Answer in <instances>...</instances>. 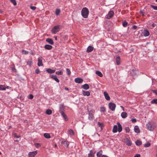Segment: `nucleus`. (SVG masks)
Instances as JSON below:
<instances>
[{
	"label": "nucleus",
	"mask_w": 157,
	"mask_h": 157,
	"mask_svg": "<svg viewBox=\"0 0 157 157\" xmlns=\"http://www.w3.org/2000/svg\"><path fill=\"white\" fill-rule=\"evenodd\" d=\"M109 106L110 109L113 111L115 109L116 105L115 104L113 103L110 102L109 104Z\"/></svg>",
	"instance_id": "obj_4"
},
{
	"label": "nucleus",
	"mask_w": 157,
	"mask_h": 157,
	"mask_svg": "<svg viewBox=\"0 0 157 157\" xmlns=\"http://www.w3.org/2000/svg\"><path fill=\"white\" fill-rule=\"evenodd\" d=\"M134 131L136 133H139L140 132V129L137 126H136L134 127Z\"/></svg>",
	"instance_id": "obj_28"
},
{
	"label": "nucleus",
	"mask_w": 157,
	"mask_h": 157,
	"mask_svg": "<svg viewBox=\"0 0 157 157\" xmlns=\"http://www.w3.org/2000/svg\"><path fill=\"white\" fill-rule=\"evenodd\" d=\"M116 60L117 65H119L121 63V59L120 56H117L116 59Z\"/></svg>",
	"instance_id": "obj_17"
},
{
	"label": "nucleus",
	"mask_w": 157,
	"mask_h": 157,
	"mask_svg": "<svg viewBox=\"0 0 157 157\" xmlns=\"http://www.w3.org/2000/svg\"><path fill=\"white\" fill-rule=\"evenodd\" d=\"M30 8L33 10H36V7L35 6H30Z\"/></svg>",
	"instance_id": "obj_50"
},
{
	"label": "nucleus",
	"mask_w": 157,
	"mask_h": 157,
	"mask_svg": "<svg viewBox=\"0 0 157 157\" xmlns=\"http://www.w3.org/2000/svg\"><path fill=\"white\" fill-rule=\"evenodd\" d=\"M14 136L15 137L18 138L20 137V136H18L16 133H15L14 134Z\"/></svg>",
	"instance_id": "obj_48"
},
{
	"label": "nucleus",
	"mask_w": 157,
	"mask_h": 157,
	"mask_svg": "<svg viewBox=\"0 0 157 157\" xmlns=\"http://www.w3.org/2000/svg\"><path fill=\"white\" fill-rule=\"evenodd\" d=\"M82 88L85 90H87L89 89V86L87 84H85L82 86Z\"/></svg>",
	"instance_id": "obj_9"
},
{
	"label": "nucleus",
	"mask_w": 157,
	"mask_h": 157,
	"mask_svg": "<svg viewBox=\"0 0 157 157\" xmlns=\"http://www.w3.org/2000/svg\"><path fill=\"white\" fill-rule=\"evenodd\" d=\"M60 113L61 115L62 116H63V117H64V118L65 119V120L66 121H67V116L63 112V111L60 112Z\"/></svg>",
	"instance_id": "obj_27"
},
{
	"label": "nucleus",
	"mask_w": 157,
	"mask_h": 157,
	"mask_svg": "<svg viewBox=\"0 0 157 157\" xmlns=\"http://www.w3.org/2000/svg\"><path fill=\"white\" fill-rule=\"evenodd\" d=\"M82 94L84 96H88L90 95V93L89 91H86L84 90H82Z\"/></svg>",
	"instance_id": "obj_13"
},
{
	"label": "nucleus",
	"mask_w": 157,
	"mask_h": 157,
	"mask_svg": "<svg viewBox=\"0 0 157 157\" xmlns=\"http://www.w3.org/2000/svg\"><path fill=\"white\" fill-rule=\"evenodd\" d=\"M45 49L47 50H51L52 48V47L50 45L46 44L44 47Z\"/></svg>",
	"instance_id": "obj_21"
},
{
	"label": "nucleus",
	"mask_w": 157,
	"mask_h": 157,
	"mask_svg": "<svg viewBox=\"0 0 157 157\" xmlns=\"http://www.w3.org/2000/svg\"><path fill=\"white\" fill-rule=\"evenodd\" d=\"M5 88H6H6H7V89H10V86H7L6 87H5Z\"/></svg>",
	"instance_id": "obj_60"
},
{
	"label": "nucleus",
	"mask_w": 157,
	"mask_h": 157,
	"mask_svg": "<svg viewBox=\"0 0 157 157\" xmlns=\"http://www.w3.org/2000/svg\"><path fill=\"white\" fill-rule=\"evenodd\" d=\"M68 131L69 135H74V132L72 130L70 129Z\"/></svg>",
	"instance_id": "obj_37"
},
{
	"label": "nucleus",
	"mask_w": 157,
	"mask_h": 157,
	"mask_svg": "<svg viewBox=\"0 0 157 157\" xmlns=\"http://www.w3.org/2000/svg\"><path fill=\"white\" fill-rule=\"evenodd\" d=\"M136 144L137 145H140L142 144V142L140 140H137L136 142Z\"/></svg>",
	"instance_id": "obj_36"
},
{
	"label": "nucleus",
	"mask_w": 157,
	"mask_h": 157,
	"mask_svg": "<svg viewBox=\"0 0 157 157\" xmlns=\"http://www.w3.org/2000/svg\"><path fill=\"white\" fill-rule=\"evenodd\" d=\"M133 122H136V119H133L131 120Z\"/></svg>",
	"instance_id": "obj_55"
},
{
	"label": "nucleus",
	"mask_w": 157,
	"mask_h": 157,
	"mask_svg": "<svg viewBox=\"0 0 157 157\" xmlns=\"http://www.w3.org/2000/svg\"><path fill=\"white\" fill-rule=\"evenodd\" d=\"M151 145V144L150 143H146L144 144V147H149Z\"/></svg>",
	"instance_id": "obj_44"
},
{
	"label": "nucleus",
	"mask_w": 157,
	"mask_h": 157,
	"mask_svg": "<svg viewBox=\"0 0 157 157\" xmlns=\"http://www.w3.org/2000/svg\"><path fill=\"white\" fill-rule=\"evenodd\" d=\"M6 88L4 85H0V90H5Z\"/></svg>",
	"instance_id": "obj_38"
},
{
	"label": "nucleus",
	"mask_w": 157,
	"mask_h": 157,
	"mask_svg": "<svg viewBox=\"0 0 157 157\" xmlns=\"http://www.w3.org/2000/svg\"><path fill=\"white\" fill-rule=\"evenodd\" d=\"M37 153V151L30 152L28 154V157H34Z\"/></svg>",
	"instance_id": "obj_6"
},
{
	"label": "nucleus",
	"mask_w": 157,
	"mask_h": 157,
	"mask_svg": "<svg viewBox=\"0 0 157 157\" xmlns=\"http://www.w3.org/2000/svg\"><path fill=\"white\" fill-rule=\"evenodd\" d=\"M137 26L136 25H133L132 26L133 29H136L137 28Z\"/></svg>",
	"instance_id": "obj_58"
},
{
	"label": "nucleus",
	"mask_w": 157,
	"mask_h": 157,
	"mask_svg": "<svg viewBox=\"0 0 157 157\" xmlns=\"http://www.w3.org/2000/svg\"><path fill=\"white\" fill-rule=\"evenodd\" d=\"M140 14H142L143 16H144L145 15V13L143 12L142 11H140Z\"/></svg>",
	"instance_id": "obj_53"
},
{
	"label": "nucleus",
	"mask_w": 157,
	"mask_h": 157,
	"mask_svg": "<svg viewBox=\"0 0 157 157\" xmlns=\"http://www.w3.org/2000/svg\"><path fill=\"white\" fill-rule=\"evenodd\" d=\"M67 73V75H70L71 74V72L70 70V69L68 68H67L66 69Z\"/></svg>",
	"instance_id": "obj_39"
},
{
	"label": "nucleus",
	"mask_w": 157,
	"mask_h": 157,
	"mask_svg": "<svg viewBox=\"0 0 157 157\" xmlns=\"http://www.w3.org/2000/svg\"><path fill=\"white\" fill-rule=\"evenodd\" d=\"M52 111L49 109H48L46 110V113L48 115H51L52 113Z\"/></svg>",
	"instance_id": "obj_34"
},
{
	"label": "nucleus",
	"mask_w": 157,
	"mask_h": 157,
	"mask_svg": "<svg viewBox=\"0 0 157 157\" xmlns=\"http://www.w3.org/2000/svg\"><path fill=\"white\" fill-rule=\"evenodd\" d=\"M34 144L35 147L37 148H38L40 146V144L38 143H35Z\"/></svg>",
	"instance_id": "obj_47"
},
{
	"label": "nucleus",
	"mask_w": 157,
	"mask_h": 157,
	"mask_svg": "<svg viewBox=\"0 0 157 157\" xmlns=\"http://www.w3.org/2000/svg\"><path fill=\"white\" fill-rule=\"evenodd\" d=\"M151 104H155L157 105V99L155 98L152 100L151 101Z\"/></svg>",
	"instance_id": "obj_32"
},
{
	"label": "nucleus",
	"mask_w": 157,
	"mask_h": 157,
	"mask_svg": "<svg viewBox=\"0 0 157 157\" xmlns=\"http://www.w3.org/2000/svg\"><path fill=\"white\" fill-rule=\"evenodd\" d=\"M33 98V96L32 94H31L29 95V99H32Z\"/></svg>",
	"instance_id": "obj_49"
},
{
	"label": "nucleus",
	"mask_w": 157,
	"mask_h": 157,
	"mask_svg": "<svg viewBox=\"0 0 157 157\" xmlns=\"http://www.w3.org/2000/svg\"><path fill=\"white\" fill-rule=\"evenodd\" d=\"M100 110L103 112H104L105 111V108L104 107H101Z\"/></svg>",
	"instance_id": "obj_41"
},
{
	"label": "nucleus",
	"mask_w": 157,
	"mask_h": 157,
	"mask_svg": "<svg viewBox=\"0 0 157 157\" xmlns=\"http://www.w3.org/2000/svg\"><path fill=\"white\" fill-rule=\"evenodd\" d=\"M151 7L155 10H157V6H156L151 5Z\"/></svg>",
	"instance_id": "obj_45"
},
{
	"label": "nucleus",
	"mask_w": 157,
	"mask_h": 157,
	"mask_svg": "<svg viewBox=\"0 0 157 157\" xmlns=\"http://www.w3.org/2000/svg\"><path fill=\"white\" fill-rule=\"evenodd\" d=\"M64 110V107L63 104H60L59 105V112H63Z\"/></svg>",
	"instance_id": "obj_29"
},
{
	"label": "nucleus",
	"mask_w": 157,
	"mask_h": 157,
	"mask_svg": "<svg viewBox=\"0 0 157 157\" xmlns=\"http://www.w3.org/2000/svg\"><path fill=\"white\" fill-rule=\"evenodd\" d=\"M94 118V117L93 113L91 112V111L89 112V113L88 117L89 120L90 121H92L93 120Z\"/></svg>",
	"instance_id": "obj_7"
},
{
	"label": "nucleus",
	"mask_w": 157,
	"mask_h": 157,
	"mask_svg": "<svg viewBox=\"0 0 157 157\" xmlns=\"http://www.w3.org/2000/svg\"><path fill=\"white\" fill-rule=\"evenodd\" d=\"M146 126L147 129L150 131H153L156 127V125L155 123L152 121H149L146 124Z\"/></svg>",
	"instance_id": "obj_1"
},
{
	"label": "nucleus",
	"mask_w": 157,
	"mask_h": 157,
	"mask_svg": "<svg viewBox=\"0 0 157 157\" xmlns=\"http://www.w3.org/2000/svg\"><path fill=\"white\" fill-rule=\"evenodd\" d=\"M38 62L37 65L39 66H40L43 65L41 58H38Z\"/></svg>",
	"instance_id": "obj_14"
},
{
	"label": "nucleus",
	"mask_w": 157,
	"mask_h": 157,
	"mask_svg": "<svg viewBox=\"0 0 157 157\" xmlns=\"http://www.w3.org/2000/svg\"><path fill=\"white\" fill-rule=\"evenodd\" d=\"M12 69L13 71L15 72H16V69L15 67H13V68H12Z\"/></svg>",
	"instance_id": "obj_56"
},
{
	"label": "nucleus",
	"mask_w": 157,
	"mask_h": 157,
	"mask_svg": "<svg viewBox=\"0 0 157 157\" xmlns=\"http://www.w3.org/2000/svg\"><path fill=\"white\" fill-rule=\"evenodd\" d=\"M153 92L157 95V90H153Z\"/></svg>",
	"instance_id": "obj_57"
},
{
	"label": "nucleus",
	"mask_w": 157,
	"mask_h": 157,
	"mask_svg": "<svg viewBox=\"0 0 157 157\" xmlns=\"http://www.w3.org/2000/svg\"><path fill=\"white\" fill-rule=\"evenodd\" d=\"M83 80L82 79L79 78H77L75 79V82L78 83H81L83 82Z\"/></svg>",
	"instance_id": "obj_8"
},
{
	"label": "nucleus",
	"mask_w": 157,
	"mask_h": 157,
	"mask_svg": "<svg viewBox=\"0 0 157 157\" xmlns=\"http://www.w3.org/2000/svg\"><path fill=\"white\" fill-rule=\"evenodd\" d=\"M46 71L49 73H54L56 71L55 70H53L50 68L47 69Z\"/></svg>",
	"instance_id": "obj_26"
},
{
	"label": "nucleus",
	"mask_w": 157,
	"mask_h": 157,
	"mask_svg": "<svg viewBox=\"0 0 157 157\" xmlns=\"http://www.w3.org/2000/svg\"><path fill=\"white\" fill-rule=\"evenodd\" d=\"M60 13V10L59 9H56V10L55 14L56 15L58 16L59 15Z\"/></svg>",
	"instance_id": "obj_35"
},
{
	"label": "nucleus",
	"mask_w": 157,
	"mask_h": 157,
	"mask_svg": "<svg viewBox=\"0 0 157 157\" xmlns=\"http://www.w3.org/2000/svg\"><path fill=\"white\" fill-rule=\"evenodd\" d=\"M134 157H140V155L139 154H137Z\"/></svg>",
	"instance_id": "obj_54"
},
{
	"label": "nucleus",
	"mask_w": 157,
	"mask_h": 157,
	"mask_svg": "<svg viewBox=\"0 0 157 157\" xmlns=\"http://www.w3.org/2000/svg\"><path fill=\"white\" fill-rule=\"evenodd\" d=\"M156 157H157V154H156Z\"/></svg>",
	"instance_id": "obj_64"
},
{
	"label": "nucleus",
	"mask_w": 157,
	"mask_h": 157,
	"mask_svg": "<svg viewBox=\"0 0 157 157\" xmlns=\"http://www.w3.org/2000/svg\"><path fill=\"white\" fill-rule=\"evenodd\" d=\"M89 13V11L86 7H84L82 9L81 14L83 17L86 18L88 17Z\"/></svg>",
	"instance_id": "obj_2"
},
{
	"label": "nucleus",
	"mask_w": 157,
	"mask_h": 157,
	"mask_svg": "<svg viewBox=\"0 0 157 157\" xmlns=\"http://www.w3.org/2000/svg\"><path fill=\"white\" fill-rule=\"evenodd\" d=\"M155 26V25L154 23H152V24H150L148 25V27H149L151 29H152Z\"/></svg>",
	"instance_id": "obj_30"
},
{
	"label": "nucleus",
	"mask_w": 157,
	"mask_h": 157,
	"mask_svg": "<svg viewBox=\"0 0 157 157\" xmlns=\"http://www.w3.org/2000/svg\"><path fill=\"white\" fill-rule=\"evenodd\" d=\"M96 74L100 77H102L103 75L101 72L98 71H97L95 72Z\"/></svg>",
	"instance_id": "obj_25"
},
{
	"label": "nucleus",
	"mask_w": 157,
	"mask_h": 157,
	"mask_svg": "<svg viewBox=\"0 0 157 157\" xmlns=\"http://www.w3.org/2000/svg\"><path fill=\"white\" fill-rule=\"evenodd\" d=\"M32 62L31 61H28L27 62V64L30 66L32 64Z\"/></svg>",
	"instance_id": "obj_51"
},
{
	"label": "nucleus",
	"mask_w": 157,
	"mask_h": 157,
	"mask_svg": "<svg viewBox=\"0 0 157 157\" xmlns=\"http://www.w3.org/2000/svg\"><path fill=\"white\" fill-rule=\"evenodd\" d=\"M98 125L99 126H101V125H102V124L99 122H98Z\"/></svg>",
	"instance_id": "obj_59"
},
{
	"label": "nucleus",
	"mask_w": 157,
	"mask_h": 157,
	"mask_svg": "<svg viewBox=\"0 0 157 157\" xmlns=\"http://www.w3.org/2000/svg\"><path fill=\"white\" fill-rule=\"evenodd\" d=\"M65 89L66 90H69V89L67 87H65Z\"/></svg>",
	"instance_id": "obj_61"
},
{
	"label": "nucleus",
	"mask_w": 157,
	"mask_h": 157,
	"mask_svg": "<svg viewBox=\"0 0 157 157\" xmlns=\"http://www.w3.org/2000/svg\"><path fill=\"white\" fill-rule=\"evenodd\" d=\"M114 14V13L113 11H110L108 14L106 16L105 18L107 19H109L113 17Z\"/></svg>",
	"instance_id": "obj_5"
},
{
	"label": "nucleus",
	"mask_w": 157,
	"mask_h": 157,
	"mask_svg": "<svg viewBox=\"0 0 157 157\" xmlns=\"http://www.w3.org/2000/svg\"><path fill=\"white\" fill-rule=\"evenodd\" d=\"M40 72V71L38 69H37L36 70V73L38 74Z\"/></svg>",
	"instance_id": "obj_52"
},
{
	"label": "nucleus",
	"mask_w": 157,
	"mask_h": 157,
	"mask_svg": "<svg viewBox=\"0 0 157 157\" xmlns=\"http://www.w3.org/2000/svg\"><path fill=\"white\" fill-rule=\"evenodd\" d=\"M46 41L51 44H53L54 42L50 38H47L46 40Z\"/></svg>",
	"instance_id": "obj_20"
},
{
	"label": "nucleus",
	"mask_w": 157,
	"mask_h": 157,
	"mask_svg": "<svg viewBox=\"0 0 157 157\" xmlns=\"http://www.w3.org/2000/svg\"><path fill=\"white\" fill-rule=\"evenodd\" d=\"M31 54H32V55H34V53H33V52H32V53H31Z\"/></svg>",
	"instance_id": "obj_63"
},
{
	"label": "nucleus",
	"mask_w": 157,
	"mask_h": 157,
	"mask_svg": "<svg viewBox=\"0 0 157 157\" xmlns=\"http://www.w3.org/2000/svg\"><path fill=\"white\" fill-rule=\"evenodd\" d=\"M44 136L46 138H51V136L48 133H45L44 135Z\"/></svg>",
	"instance_id": "obj_31"
},
{
	"label": "nucleus",
	"mask_w": 157,
	"mask_h": 157,
	"mask_svg": "<svg viewBox=\"0 0 157 157\" xmlns=\"http://www.w3.org/2000/svg\"><path fill=\"white\" fill-rule=\"evenodd\" d=\"M10 2L13 4L14 6H16L17 3L16 0H10Z\"/></svg>",
	"instance_id": "obj_43"
},
{
	"label": "nucleus",
	"mask_w": 157,
	"mask_h": 157,
	"mask_svg": "<svg viewBox=\"0 0 157 157\" xmlns=\"http://www.w3.org/2000/svg\"><path fill=\"white\" fill-rule=\"evenodd\" d=\"M102 153V151L100 150L98 152L97 154V155L98 157H101Z\"/></svg>",
	"instance_id": "obj_33"
},
{
	"label": "nucleus",
	"mask_w": 157,
	"mask_h": 157,
	"mask_svg": "<svg viewBox=\"0 0 157 157\" xmlns=\"http://www.w3.org/2000/svg\"><path fill=\"white\" fill-rule=\"evenodd\" d=\"M96 151H94L92 150L90 151V153L88 154V157H94V154Z\"/></svg>",
	"instance_id": "obj_10"
},
{
	"label": "nucleus",
	"mask_w": 157,
	"mask_h": 157,
	"mask_svg": "<svg viewBox=\"0 0 157 157\" xmlns=\"http://www.w3.org/2000/svg\"><path fill=\"white\" fill-rule=\"evenodd\" d=\"M104 95L106 99L107 100H109L110 99V97L109 95L106 92L104 93Z\"/></svg>",
	"instance_id": "obj_12"
},
{
	"label": "nucleus",
	"mask_w": 157,
	"mask_h": 157,
	"mask_svg": "<svg viewBox=\"0 0 157 157\" xmlns=\"http://www.w3.org/2000/svg\"><path fill=\"white\" fill-rule=\"evenodd\" d=\"M118 130V127L117 125H114L113 127V133L117 132Z\"/></svg>",
	"instance_id": "obj_22"
},
{
	"label": "nucleus",
	"mask_w": 157,
	"mask_h": 157,
	"mask_svg": "<svg viewBox=\"0 0 157 157\" xmlns=\"http://www.w3.org/2000/svg\"><path fill=\"white\" fill-rule=\"evenodd\" d=\"M51 78L57 82H59V80L57 78V76L56 75H52L51 76Z\"/></svg>",
	"instance_id": "obj_11"
},
{
	"label": "nucleus",
	"mask_w": 157,
	"mask_h": 157,
	"mask_svg": "<svg viewBox=\"0 0 157 157\" xmlns=\"http://www.w3.org/2000/svg\"><path fill=\"white\" fill-rule=\"evenodd\" d=\"M62 144L63 146L67 147L68 146V142L66 141H64L62 142Z\"/></svg>",
	"instance_id": "obj_24"
},
{
	"label": "nucleus",
	"mask_w": 157,
	"mask_h": 157,
	"mask_svg": "<svg viewBox=\"0 0 157 157\" xmlns=\"http://www.w3.org/2000/svg\"><path fill=\"white\" fill-rule=\"evenodd\" d=\"M123 25L124 27H126L128 25V22L126 21L123 22Z\"/></svg>",
	"instance_id": "obj_42"
},
{
	"label": "nucleus",
	"mask_w": 157,
	"mask_h": 157,
	"mask_svg": "<svg viewBox=\"0 0 157 157\" xmlns=\"http://www.w3.org/2000/svg\"><path fill=\"white\" fill-rule=\"evenodd\" d=\"M121 107L122 108V109L123 110V111H124V107H123L122 106H121Z\"/></svg>",
	"instance_id": "obj_62"
},
{
	"label": "nucleus",
	"mask_w": 157,
	"mask_h": 157,
	"mask_svg": "<svg viewBox=\"0 0 157 157\" xmlns=\"http://www.w3.org/2000/svg\"><path fill=\"white\" fill-rule=\"evenodd\" d=\"M94 49V48L91 46H88L86 52H92Z\"/></svg>",
	"instance_id": "obj_16"
},
{
	"label": "nucleus",
	"mask_w": 157,
	"mask_h": 157,
	"mask_svg": "<svg viewBox=\"0 0 157 157\" xmlns=\"http://www.w3.org/2000/svg\"><path fill=\"white\" fill-rule=\"evenodd\" d=\"M56 73L57 75H62L63 72L61 71H58L56 72Z\"/></svg>",
	"instance_id": "obj_40"
},
{
	"label": "nucleus",
	"mask_w": 157,
	"mask_h": 157,
	"mask_svg": "<svg viewBox=\"0 0 157 157\" xmlns=\"http://www.w3.org/2000/svg\"><path fill=\"white\" fill-rule=\"evenodd\" d=\"M121 117L123 118H126L128 116L127 113L125 112H123L121 115Z\"/></svg>",
	"instance_id": "obj_19"
},
{
	"label": "nucleus",
	"mask_w": 157,
	"mask_h": 157,
	"mask_svg": "<svg viewBox=\"0 0 157 157\" xmlns=\"http://www.w3.org/2000/svg\"><path fill=\"white\" fill-rule=\"evenodd\" d=\"M143 34L144 36H147L149 35V32L147 30H145L144 31Z\"/></svg>",
	"instance_id": "obj_15"
},
{
	"label": "nucleus",
	"mask_w": 157,
	"mask_h": 157,
	"mask_svg": "<svg viewBox=\"0 0 157 157\" xmlns=\"http://www.w3.org/2000/svg\"><path fill=\"white\" fill-rule=\"evenodd\" d=\"M125 143L127 145L129 146H131L132 144L131 140L128 139H126Z\"/></svg>",
	"instance_id": "obj_23"
},
{
	"label": "nucleus",
	"mask_w": 157,
	"mask_h": 157,
	"mask_svg": "<svg viewBox=\"0 0 157 157\" xmlns=\"http://www.w3.org/2000/svg\"><path fill=\"white\" fill-rule=\"evenodd\" d=\"M117 124L118 126V132H120L122 130V127L119 123L117 122Z\"/></svg>",
	"instance_id": "obj_18"
},
{
	"label": "nucleus",
	"mask_w": 157,
	"mask_h": 157,
	"mask_svg": "<svg viewBox=\"0 0 157 157\" xmlns=\"http://www.w3.org/2000/svg\"><path fill=\"white\" fill-rule=\"evenodd\" d=\"M60 30L59 25H57L54 26L52 29V32L53 34H56L57 32H59Z\"/></svg>",
	"instance_id": "obj_3"
},
{
	"label": "nucleus",
	"mask_w": 157,
	"mask_h": 157,
	"mask_svg": "<svg viewBox=\"0 0 157 157\" xmlns=\"http://www.w3.org/2000/svg\"><path fill=\"white\" fill-rule=\"evenodd\" d=\"M126 132L127 133H128L130 131L129 128L128 127H126L125 128Z\"/></svg>",
	"instance_id": "obj_46"
}]
</instances>
